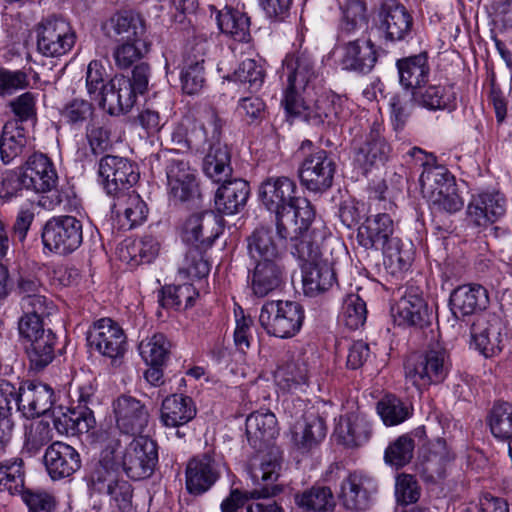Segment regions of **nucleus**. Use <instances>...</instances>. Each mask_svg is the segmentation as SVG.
Listing matches in <instances>:
<instances>
[{
	"mask_svg": "<svg viewBox=\"0 0 512 512\" xmlns=\"http://www.w3.org/2000/svg\"><path fill=\"white\" fill-rule=\"evenodd\" d=\"M295 182L285 176L271 177L262 182L259 197L263 205L275 214L276 233L280 241L298 237L316 223L314 207L306 198L296 196Z\"/></svg>",
	"mask_w": 512,
	"mask_h": 512,
	"instance_id": "obj_1",
	"label": "nucleus"
},
{
	"mask_svg": "<svg viewBox=\"0 0 512 512\" xmlns=\"http://www.w3.org/2000/svg\"><path fill=\"white\" fill-rule=\"evenodd\" d=\"M283 76L287 87L283 92L281 105L284 108L288 125H333L327 113L312 114L305 98L310 95L314 83L319 78V68L312 53L307 50L286 55L282 63Z\"/></svg>",
	"mask_w": 512,
	"mask_h": 512,
	"instance_id": "obj_2",
	"label": "nucleus"
},
{
	"mask_svg": "<svg viewBox=\"0 0 512 512\" xmlns=\"http://www.w3.org/2000/svg\"><path fill=\"white\" fill-rule=\"evenodd\" d=\"M326 236L324 223H316L308 232L289 240L291 254L303 262V290L310 297L330 289L336 282L332 262L322 257Z\"/></svg>",
	"mask_w": 512,
	"mask_h": 512,
	"instance_id": "obj_3",
	"label": "nucleus"
},
{
	"mask_svg": "<svg viewBox=\"0 0 512 512\" xmlns=\"http://www.w3.org/2000/svg\"><path fill=\"white\" fill-rule=\"evenodd\" d=\"M29 308H22L18 320V334L24 343L30 369L39 372L48 366L55 356L56 335L44 327L43 319L53 313L55 306L49 299H31Z\"/></svg>",
	"mask_w": 512,
	"mask_h": 512,
	"instance_id": "obj_4",
	"label": "nucleus"
},
{
	"mask_svg": "<svg viewBox=\"0 0 512 512\" xmlns=\"http://www.w3.org/2000/svg\"><path fill=\"white\" fill-rule=\"evenodd\" d=\"M451 363L445 348L439 345L411 354L404 363L405 379L419 391L438 385L447 378Z\"/></svg>",
	"mask_w": 512,
	"mask_h": 512,
	"instance_id": "obj_5",
	"label": "nucleus"
},
{
	"mask_svg": "<svg viewBox=\"0 0 512 512\" xmlns=\"http://www.w3.org/2000/svg\"><path fill=\"white\" fill-rule=\"evenodd\" d=\"M281 463L271 454L265 455L258 466H252L251 478L256 486L250 491L231 490L221 505V512H237L250 499H266L277 496L283 491V485L276 484L279 478Z\"/></svg>",
	"mask_w": 512,
	"mask_h": 512,
	"instance_id": "obj_6",
	"label": "nucleus"
},
{
	"mask_svg": "<svg viewBox=\"0 0 512 512\" xmlns=\"http://www.w3.org/2000/svg\"><path fill=\"white\" fill-rule=\"evenodd\" d=\"M304 320L302 306L294 301H267L263 304L259 322L271 336L291 338L301 329Z\"/></svg>",
	"mask_w": 512,
	"mask_h": 512,
	"instance_id": "obj_7",
	"label": "nucleus"
},
{
	"mask_svg": "<svg viewBox=\"0 0 512 512\" xmlns=\"http://www.w3.org/2000/svg\"><path fill=\"white\" fill-rule=\"evenodd\" d=\"M37 50L45 57H60L75 45L76 34L63 18L50 16L35 26Z\"/></svg>",
	"mask_w": 512,
	"mask_h": 512,
	"instance_id": "obj_8",
	"label": "nucleus"
},
{
	"mask_svg": "<svg viewBox=\"0 0 512 512\" xmlns=\"http://www.w3.org/2000/svg\"><path fill=\"white\" fill-rule=\"evenodd\" d=\"M41 238L44 247L50 252L68 255L81 246L83 226L73 216L53 217L45 223Z\"/></svg>",
	"mask_w": 512,
	"mask_h": 512,
	"instance_id": "obj_9",
	"label": "nucleus"
},
{
	"mask_svg": "<svg viewBox=\"0 0 512 512\" xmlns=\"http://www.w3.org/2000/svg\"><path fill=\"white\" fill-rule=\"evenodd\" d=\"M471 338L475 349L486 358L499 355L509 342L504 322L494 313L476 318L471 326Z\"/></svg>",
	"mask_w": 512,
	"mask_h": 512,
	"instance_id": "obj_10",
	"label": "nucleus"
},
{
	"mask_svg": "<svg viewBox=\"0 0 512 512\" xmlns=\"http://www.w3.org/2000/svg\"><path fill=\"white\" fill-rule=\"evenodd\" d=\"M87 342L91 349L111 360L122 358L127 350L124 330L111 318L95 321L87 332Z\"/></svg>",
	"mask_w": 512,
	"mask_h": 512,
	"instance_id": "obj_11",
	"label": "nucleus"
},
{
	"mask_svg": "<svg viewBox=\"0 0 512 512\" xmlns=\"http://www.w3.org/2000/svg\"><path fill=\"white\" fill-rule=\"evenodd\" d=\"M157 463V444L147 436L134 438L124 449L122 468L134 480L151 476Z\"/></svg>",
	"mask_w": 512,
	"mask_h": 512,
	"instance_id": "obj_12",
	"label": "nucleus"
},
{
	"mask_svg": "<svg viewBox=\"0 0 512 512\" xmlns=\"http://www.w3.org/2000/svg\"><path fill=\"white\" fill-rule=\"evenodd\" d=\"M99 176L107 194L113 197L129 192L139 180L137 167L128 159L107 155L100 160Z\"/></svg>",
	"mask_w": 512,
	"mask_h": 512,
	"instance_id": "obj_13",
	"label": "nucleus"
},
{
	"mask_svg": "<svg viewBox=\"0 0 512 512\" xmlns=\"http://www.w3.org/2000/svg\"><path fill=\"white\" fill-rule=\"evenodd\" d=\"M91 485L95 492L109 497L113 512L133 511V487L127 480L119 478L114 470H94Z\"/></svg>",
	"mask_w": 512,
	"mask_h": 512,
	"instance_id": "obj_14",
	"label": "nucleus"
},
{
	"mask_svg": "<svg viewBox=\"0 0 512 512\" xmlns=\"http://www.w3.org/2000/svg\"><path fill=\"white\" fill-rule=\"evenodd\" d=\"M221 476L220 464L213 450L192 457L185 469V486L189 494L199 496L211 489Z\"/></svg>",
	"mask_w": 512,
	"mask_h": 512,
	"instance_id": "obj_15",
	"label": "nucleus"
},
{
	"mask_svg": "<svg viewBox=\"0 0 512 512\" xmlns=\"http://www.w3.org/2000/svg\"><path fill=\"white\" fill-rule=\"evenodd\" d=\"M336 164L325 150L305 156L299 168L301 184L311 192H323L332 186Z\"/></svg>",
	"mask_w": 512,
	"mask_h": 512,
	"instance_id": "obj_16",
	"label": "nucleus"
},
{
	"mask_svg": "<svg viewBox=\"0 0 512 512\" xmlns=\"http://www.w3.org/2000/svg\"><path fill=\"white\" fill-rule=\"evenodd\" d=\"M506 212V198L498 191L473 195L467 206V219L477 227L486 228L499 221Z\"/></svg>",
	"mask_w": 512,
	"mask_h": 512,
	"instance_id": "obj_17",
	"label": "nucleus"
},
{
	"mask_svg": "<svg viewBox=\"0 0 512 512\" xmlns=\"http://www.w3.org/2000/svg\"><path fill=\"white\" fill-rule=\"evenodd\" d=\"M117 428L127 435L141 434L149 421V411L144 403L130 395H120L113 402Z\"/></svg>",
	"mask_w": 512,
	"mask_h": 512,
	"instance_id": "obj_18",
	"label": "nucleus"
},
{
	"mask_svg": "<svg viewBox=\"0 0 512 512\" xmlns=\"http://www.w3.org/2000/svg\"><path fill=\"white\" fill-rule=\"evenodd\" d=\"M394 322L399 326L423 328L430 322L427 303L418 288L410 287L391 308Z\"/></svg>",
	"mask_w": 512,
	"mask_h": 512,
	"instance_id": "obj_19",
	"label": "nucleus"
},
{
	"mask_svg": "<svg viewBox=\"0 0 512 512\" xmlns=\"http://www.w3.org/2000/svg\"><path fill=\"white\" fill-rule=\"evenodd\" d=\"M355 161L368 172L383 165L389 158L391 147L379 130H370L355 137L353 141Z\"/></svg>",
	"mask_w": 512,
	"mask_h": 512,
	"instance_id": "obj_20",
	"label": "nucleus"
},
{
	"mask_svg": "<svg viewBox=\"0 0 512 512\" xmlns=\"http://www.w3.org/2000/svg\"><path fill=\"white\" fill-rule=\"evenodd\" d=\"M208 42L200 40L190 46L183 54L181 66V85L184 93L195 95L204 87V62Z\"/></svg>",
	"mask_w": 512,
	"mask_h": 512,
	"instance_id": "obj_21",
	"label": "nucleus"
},
{
	"mask_svg": "<svg viewBox=\"0 0 512 512\" xmlns=\"http://www.w3.org/2000/svg\"><path fill=\"white\" fill-rule=\"evenodd\" d=\"M379 29L390 41L405 40L412 31L413 18L406 7L395 0L385 1L378 13Z\"/></svg>",
	"mask_w": 512,
	"mask_h": 512,
	"instance_id": "obj_22",
	"label": "nucleus"
},
{
	"mask_svg": "<svg viewBox=\"0 0 512 512\" xmlns=\"http://www.w3.org/2000/svg\"><path fill=\"white\" fill-rule=\"evenodd\" d=\"M377 492L375 480L361 472H354L343 480L340 498L343 506L352 511L369 508L372 496Z\"/></svg>",
	"mask_w": 512,
	"mask_h": 512,
	"instance_id": "obj_23",
	"label": "nucleus"
},
{
	"mask_svg": "<svg viewBox=\"0 0 512 512\" xmlns=\"http://www.w3.org/2000/svg\"><path fill=\"white\" fill-rule=\"evenodd\" d=\"M394 224L390 215L379 213L367 217L364 223L359 226L357 241L365 249L383 251L392 240L398 239L393 236Z\"/></svg>",
	"mask_w": 512,
	"mask_h": 512,
	"instance_id": "obj_24",
	"label": "nucleus"
},
{
	"mask_svg": "<svg viewBox=\"0 0 512 512\" xmlns=\"http://www.w3.org/2000/svg\"><path fill=\"white\" fill-rule=\"evenodd\" d=\"M166 176L169 194L175 201L185 202L199 194L195 170L184 159H171Z\"/></svg>",
	"mask_w": 512,
	"mask_h": 512,
	"instance_id": "obj_25",
	"label": "nucleus"
},
{
	"mask_svg": "<svg viewBox=\"0 0 512 512\" xmlns=\"http://www.w3.org/2000/svg\"><path fill=\"white\" fill-rule=\"evenodd\" d=\"M18 394V411L26 418L46 414L54 403V391L44 383L27 381L19 387Z\"/></svg>",
	"mask_w": 512,
	"mask_h": 512,
	"instance_id": "obj_26",
	"label": "nucleus"
},
{
	"mask_svg": "<svg viewBox=\"0 0 512 512\" xmlns=\"http://www.w3.org/2000/svg\"><path fill=\"white\" fill-rule=\"evenodd\" d=\"M44 464L49 476L57 480L73 475L81 467V459L74 447L56 441L46 449Z\"/></svg>",
	"mask_w": 512,
	"mask_h": 512,
	"instance_id": "obj_27",
	"label": "nucleus"
},
{
	"mask_svg": "<svg viewBox=\"0 0 512 512\" xmlns=\"http://www.w3.org/2000/svg\"><path fill=\"white\" fill-rule=\"evenodd\" d=\"M93 99H99V106L110 115L128 111L135 102L129 78L124 76H115Z\"/></svg>",
	"mask_w": 512,
	"mask_h": 512,
	"instance_id": "obj_28",
	"label": "nucleus"
},
{
	"mask_svg": "<svg viewBox=\"0 0 512 512\" xmlns=\"http://www.w3.org/2000/svg\"><path fill=\"white\" fill-rule=\"evenodd\" d=\"M104 35L114 41H140L145 33L143 18L133 11L113 14L101 25Z\"/></svg>",
	"mask_w": 512,
	"mask_h": 512,
	"instance_id": "obj_29",
	"label": "nucleus"
},
{
	"mask_svg": "<svg viewBox=\"0 0 512 512\" xmlns=\"http://www.w3.org/2000/svg\"><path fill=\"white\" fill-rule=\"evenodd\" d=\"M285 274L283 260L254 263L248 277L253 294L262 298L279 289Z\"/></svg>",
	"mask_w": 512,
	"mask_h": 512,
	"instance_id": "obj_30",
	"label": "nucleus"
},
{
	"mask_svg": "<svg viewBox=\"0 0 512 512\" xmlns=\"http://www.w3.org/2000/svg\"><path fill=\"white\" fill-rule=\"evenodd\" d=\"M211 140L208 152L203 160L205 175L215 183H221L231 176V155L226 144L220 140V130H211Z\"/></svg>",
	"mask_w": 512,
	"mask_h": 512,
	"instance_id": "obj_31",
	"label": "nucleus"
},
{
	"mask_svg": "<svg viewBox=\"0 0 512 512\" xmlns=\"http://www.w3.org/2000/svg\"><path fill=\"white\" fill-rule=\"evenodd\" d=\"M342 65L360 73L370 72L377 62V52L369 37H357L343 44Z\"/></svg>",
	"mask_w": 512,
	"mask_h": 512,
	"instance_id": "obj_32",
	"label": "nucleus"
},
{
	"mask_svg": "<svg viewBox=\"0 0 512 512\" xmlns=\"http://www.w3.org/2000/svg\"><path fill=\"white\" fill-rule=\"evenodd\" d=\"M22 170L31 191L45 193L56 186L58 176L53 163L42 153L31 155Z\"/></svg>",
	"mask_w": 512,
	"mask_h": 512,
	"instance_id": "obj_33",
	"label": "nucleus"
},
{
	"mask_svg": "<svg viewBox=\"0 0 512 512\" xmlns=\"http://www.w3.org/2000/svg\"><path fill=\"white\" fill-rule=\"evenodd\" d=\"M281 245H286L290 249L289 241H275L272 230L263 226L256 228L247 237L248 255L253 263L283 260Z\"/></svg>",
	"mask_w": 512,
	"mask_h": 512,
	"instance_id": "obj_34",
	"label": "nucleus"
},
{
	"mask_svg": "<svg viewBox=\"0 0 512 512\" xmlns=\"http://www.w3.org/2000/svg\"><path fill=\"white\" fill-rule=\"evenodd\" d=\"M450 303L456 317L476 314L487 308L488 291L479 284L462 285L452 292Z\"/></svg>",
	"mask_w": 512,
	"mask_h": 512,
	"instance_id": "obj_35",
	"label": "nucleus"
},
{
	"mask_svg": "<svg viewBox=\"0 0 512 512\" xmlns=\"http://www.w3.org/2000/svg\"><path fill=\"white\" fill-rule=\"evenodd\" d=\"M112 212L124 230L141 225L147 218L148 207L134 190L114 197Z\"/></svg>",
	"mask_w": 512,
	"mask_h": 512,
	"instance_id": "obj_36",
	"label": "nucleus"
},
{
	"mask_svg": "<svg viewBox=\"0 0 512 512\" xmlns=\"http://www.w3.org/2000/svg\"><path fill=\"white\" fill-rule=\"evenodd\" d=\"M221 183L215 194L216 210L225 215L239 213L245 207L250 194L248 182L238 178Z\"/></svg>",
	"mask_w": 512,
	"mask_h": 512,
	"instance_id": "obj_37",
	"label": "nucleus"
},
{
	"mask_svg": "<svg viewBox=\"0 0 512 512\" xmlns=\"http://www.w3.org/2000/svg\"><path fill=\"white\" fill-rule=\"evenodd\" d=\"M326 432L323 418L318 414L309 413L294 425L292 440L298 450L308 452L324 440Z\"/></svg>",
	"mask_w": 512,
	"mask_h": 512,
	"instance_id": "obj_38",
	"label": "nucleus"
},
{
	"mask_svg": "<svg viewBox=\"0 0 512 512\" xmlns=\"http://www.w3.org/2000/svg\"><path fill=\"white\" fill-rule=\"evenodd\" d=\"M246 435L248 442L255 449H262L278 434L277 419L269 410H259L246 418Z\"/></svg>",
	"mask_w": 512,
	"mask_h": 512,
	"instance_id": "obj_39",
	"label": "nucleus"
},
{
	"mask_svg": "<svg viewBox=\"0 0 512 512\" xmlns=\"http://www.w3.org/2000/svg\"><path fill=\"white\" fill-rule=\"evenodd\" d=\"M399 82L406 89L418 91L427 83L430 66L426 53L399 59L396 63Z\"/></svg>",
	"mask_w": 512,
	"mask_h": 512,
	"instance_id": "obj_40",
	"label": "nucleus"
},
{
	"mask_svg": "<svg viewBox=\"0 0 512 512\" xmlns=\"http://www.w3.org/2000/svg\"><path fill=\"white\" fill-rule=\"evenodd\" d=\"M335 432L345 446L357 447L368 442L372 428L365 415L349 413L340 418Z\"/></svg>",
	"mask_w": 512,
	"mask_h": 512,
	"instance_id": "obj_41",
	"label": "nucleus"
},
{
	"mask_svg": "<svg viewBox=\"0 0 512 512\" xmlns=\"http://www.w3.org/2000/svg\"><path fill=\"white\" fill-rule=\"evenodd\" d=\"M53 425L59 434L68 435L87 433L95 425V418L90 409H67L65 412L60 407L53 411Z\"/></svg>",
	"mask_w": 512,
	"mask_h": 512,
	"instance_id": "obj_42",
	"label": "nucleus"
},
{
	"mask_svg": "<svg viewBox=\"0 0 512 512\" xmlns=\"http://www.w3.org/2000/svg\"><path fill=\"white\" fill-rule=\"evenodd\" d=\"M196 415L193 400L184 395L173 394L162 402L161 421L167 427H179L187 424Z\"/></svg>",
	"mask_w": 512,
	"mask_h": 512,
	"instance_id": "obj_43",
	"label": "nucleus"
},
{
	"mask_svg": "<svg viewBox=\"0 0 512 512\" xmlns=\"http://www.w3.org/2000/svg\"><path fill=\"white\" fill-rule=\"evenodd\" d=\"M314 358L313 354L299 353L281 367L277 377L284 382V387L292 390L307 384Z\"/></svg>",
	"mask_w": 512,
	"mask_h": 512,
	"instance_id": "obj_44",
	"label": "nucleus"
},
{
	"mask_svg": "<svg viewBox=\"0 0 512 512\" xmlns=\"http://www.w3.org/2000/svg\"><path fill=\"white\" fill-rule=\"evenodd\" d=\"M421 106L430 110H452L456 107V93L452 85L431 84L413 93Z\"/></svg>",
	"mask_w": 512,
	"mask_h": 512,
	"instance_id": "obj_45",
	"label": "nucleus"
},
{
	"mask_svg": "<svg viewBox=\"0 0 512 512\" xmlns=\"http://www.w3.org/2000/svg\"><path fill=\"white\" fill-rule=\"evenodd\" d=\"M486 423L496 440L509 445L512 442V403L495 402L487 414Z\"/></svg>",
	"mask_w": 512,
	"mask_h": 512,
	"instance_id": "obj_46",
	"label": "nucleus"
},
{
	"mask_svg": "<svg viewBox=\"0 0 512 512\" xmlns=\"http://www.w3.org/2000/svg\"><path fill=\"white\" fill-rule=\"evenodd\" d=\"M298 507L313 512H328L335 507V498L327 486L314 485L294 497Z\"/></svg>",
	"mask_w": 512,
	"mask_h": 512,
	"instance_id": "obj_47",
	"label": "nucleus"
},
{
	"mask_svg": "<svg viewBox=\"0 0 512 512\" xmlns=\"http://www.w3.org/2000/svg\"><path fill=\"white\" fill-rule=\"evenodd\" d=\"M219 29L237 41H247L250 33V21L247 15L237 9L226 6L216 16Z\"/></svg>",
	"mask_w": 512,
	"mask_h": 512,
	"instance_id": "obj_48",
	"label": "nucleus"
},
{
	"mask_svg": "<svg viewBox=\"0 0 512 512\" xmlns=\"http://www.w3.org/2000/svg\"><path fill=\"white\" fill-rule=\"evenodd\" d=\"M24 489V462L20 457L0 462V493L20 494Z\"/></svg>",
	"mask_w": 512,
	"mask_h": 512,
	"instance_id": "obj_49",
	"label": "nucleus"
},
{
	"mask_svg": "<svg viewBox=\"0 0 512 512\" xmlns=\"http://www.w3.org/2000/svg\"><path fill=\"white\" fill-rule=\"evenodd\" d=\"M424 170L420 175V185L424 193L429 196L436 191L444 190L449 184H455L454 177L442 165L430 163L427 159L424 163Z\"/></svg>",
	"mask_w": 512,
	"mask_h": 512,
	"instance_id": "obj_50",
	"label": "nucleus"
},
{
	"mask_svg": "<svg viewBox=\"0 0 512 512\" xmlns=\"http://www.w3.org/2000/svg\"><path fill=\"white\" fill-rule=\"evenodd\" d=\"M171 343L162 333L154 334L142 340L139 352L148 365H163L169 356Z\"/></svg>",
	"mask_w": 512,
	"mask_h": 512,
	"instance_id": "obj_51",
	"label": "nucleus"
},
{
	"mask_svg": "<svg viewBox=\"0 0 512 512\" xmlns=\"http://www.w3.org/2000/svg\"><path fill=\"white\" fill-rule=\"evenodd\" d=\"M93 106L81 99H74L60 110V122L63 125L88 127L93 120Z\"/></svg>",
	"mask_w": 512,
	"mask_h": 512,
	"instance_id": "obj_52",
	"label": "nucleus"
},
{
	"mask_svg": "<svg viewBox=\"0 0 512 512\" xmlns=\"http://www.w3.org/2000/svg\"><path fill=\"white\" fill-rule=\"evenodd\" d=\"M367 318L366 303L359 295L350 294L343 303L339 321L346 327L356 330L364 325Z\"/></svg>",
	"mask_w": 512,
	"mask_h": 512,
	"instance_id": "obj_53",
	"label": "nucleus"
},
{
	"mask_svg": "<svg viewBox=\"0 0 512 512\" xmlns=\"http://www.w3.org/2000/svg\"><path fill=\"white\" fill-rule=\"evenodd\" d=\"M30 145L23 130H2L0 136V156L4 164H9Z\"/></svg>",
	"mask_w": 512,
	"mask_h": 512,
	"instance_id": "obj_54",
	"label": "nucleus"
},
{
	"mask_svg": "<svg viewBox=\"0 0 512 512\" xmlns=\"http://www.w3.org/2000/svg\"><path fill=\"white\" fill-rule=\"evenodd\" d=\"M233 79L244 85L252 92L258 91L265 79V70L262 64L254 59L243 60L233 73Z\"/></svg>",
	"mask_w": 512,
	"mask_h": 512,
	"instance_id": "obj_55",
	"label": "nucleus"
},
{
	"mask_svg": "<svg viewBox=\"0 0 512 512\" xmlns=\"http://www.w3.org/2000/svg\"><path fill=\"white\" fill-rule=\"evenodd\" d=\"M377 412L387 426L398 425L410 416L409 408L394 395L383 397L377 403Z\"/></svg>",
	"mask_w": 512,
	"mask_h": 512,
	"instance_id": "obj_56",
	"label": "nucleus"
},
{
	"mask_svg": "<svg viewBox=\"0 0 512 512\" xmlns=\"http://www.w3.org/2000/svg\"><path fill=\"white\" fill-rule=\"evenodd\" d=\"M414 448L413 438L408 434L401 435L386 448L385 461L396 468L403 467L413 458Z\"/></svg>",
	"mask_w": 512,
	"mask_h": 512,
	"instance_id": "obj_57",
	"label": "nucleus"
},
{
	"mask_svg": "<svg viewBox=\"0 0 512 512\" xmlns=\"http://www.w3.org/2000/svg\"><path fill=\"white\" fill-rule=\"evenodd\" d=\"M454 459V455L450 452L446 441L438 438L429 451L426 460V470L435 473L438 477H442L445 473L446 465Z\"/></svg>",
	"mask_w": 512,
	"mask_h": 512,
	"instance_id": "obj_58",
	"label": "nucleus"
},
{
	"mask_svg": "<svg viewBox=\"0 0 512 512\" xmlns=\"http://www.w3.org/2000/svg\"><path fill=\"white\" fill-rule=\"evenodd\" d=\"M433 207L449 214L460 211L464 202L457 192L456 183L449 184L444 190L436 191L429 196Z\"/></svg>",
	"mask_w": 512,
	"mask_h": 512,
	"instance_id": "obj_59",
	"label": "nucleus"
},
{
	"mask_svg": "<svg viewBox=\"0 0 512 512\" xmlns=\"http://www.w3.org/2000/svg\"><path fill=\"white\" fill-rule=\"evenodd\" d=\"M121 441L115 436L108 437L104 442L101 457L98 465L94 470H114L118 473L120 467H122V458L124 450L121 449Z\"/></svg>",
	"mask_w": 512,
	"mask_h": 512,
	"instance_id": "obj_60",
	"label": "nucleus"
},
{
	"mask_svg": "<svg viewBox=\"0 0 512 512\" xmlns=\"http://www.w3.org/2000/svg\"><path fill=\"white\" fill-rule=\"evenodd\" d=\"M209 226H215V213L212 211H205L198 214L191 215L184 225V239L190 244L197 246L200 234L203 229H208Z\"/></svg>",
	"mask_w": 512,
	"mask_h": 512,
	"instance_id": "obj_61",
	"label": "nucleus"
},
{
	"mask_svg": "<svg viewBox=\"0 0 512 512\" xmlns=\"http://www.w3.org/2000/svg\"><path fill=\"white\" fill-rule=\"evenodd\" d=\"M26 180L22 167L6 171L0 187V197L10 200L13 197L21 196L24 190H31Z\"/></svg>",
	"mask_w": 512,
	"mask_h": 512,
	"instance_id": "obj_62",
	"label": "nucleus"
},
{
	"mask_svg": "<svg viewBox=\"0 0 512 512\" xmlns=\"http://www.w3.org/2000/svg\"><path fill=\"white\" fill-rule=\"evenodd\" d=\"M382 253L387 258L393 272L407 271L413 261L412 250L410 248L404 249L399 238L392 240V243Z\"/></svg>",
	"mask_w": 512,
	"mask_h": 512,
	"instance_id": "obj_63",
	"label": "nucleus"
},
{
	"mask_svg": "<svg viewBox=\"0 0 512 512\" xmlns=\"http://www.w3.org/2000/svg\"><path fill=\"white\" fill-rule=\"evenodd\" d=\"M395 496L397 503L406 506L418 501L420 487L416 478L409 474L399 475L395 484Z\"/></svg>",
	"mask_w": 512,
	"mask_h": 512,
	"instance_id": "obj_64",
	"label": "nucleus"
}]
</instances>
